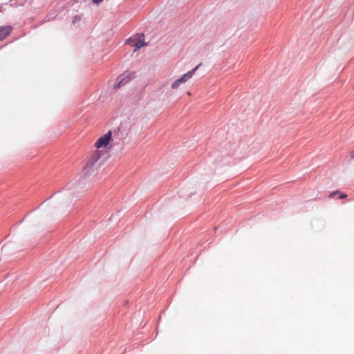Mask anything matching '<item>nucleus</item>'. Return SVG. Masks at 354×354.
<instances>
[{
  "instance_id": "1",
  "label": "nucleus",
  "mask_w": 354,
  "mask_h": 354,
  "mask_svg": "<svg viewBox=\"0 0 354 354\" xmlns=\"http://www.w3.org/2000/svg\"><path fill=\"white\" fill-rule=\"evenodd\" d=\"M103 155V152L100 150L95 149L92 151L83 167L82 172L85 176H87L93 172L97 169V162Z\"/></svg>"
},
{
  "instance_id": "2",
  "label": "nucleus",
  "mask_w": 354,
  "mask_h": 354,
  "mask_svg": "<svg viewBox=\"0 0 354 354\" xmlns=\"http://www.w3.org/2000/svg\"><path fill=\"white\" fill-rule=\"evenodd\" d=\"M111 140V131H109L102 136L100 137L95 142L94 146L96 149L99 150L108 146Z\"/></svg>"
},
{
  "instance_id": "3",
  "label": "nucleus",
  "mask_w": 354,
  "mask_h": 354,
  "mask_svg": "<svg viewBox=\"0 0 354 354\" xmlns=\"http://www.w3.org/2000/svg\"><path fill=\"white\" fill-rule=\"evenodd\" d=\"M133 77H134L133 73H131L129 71H125L120 76H119L118 78L117 79V84L115 87L116 88V87H120L121 86L125 85Z\"/></svg>"
},
{
  "instance_id": "4",
  "label": "nucleus",
  "mask_w": 354,
  "mask_h": 354,
  "mask_svg": "<svg viewBox=\"0 0 354 354\" xmlns=\"http://www.w3.org/2000/svg\"><path fill=\"white\" fill-rule=\"evenodd\" d=\"M131 45L135 47L134 51L140 49L141 47L144 46L145 45V43L144 42V36L138 35L136 38H134L131 40Z\"/></svg>"
},
{
  "instance_id": "5",
  "label": "nucleus",
  "mask_w": 354,
  "mask_h": 354,
  "mask_svg": "<svg viewBox=\"0 0 354 354\" xmlns=\"http://www.w3.org/2000/svg\"><path fill=\"white\" fill-rule=\"evenodd\" d=\"M201 65V64H199L197 65L194 68H193L192 71L187 72V73L184 74L180 78L178 79V82H180L182 84L186 82L192 77L198 68V67Z\"/></svg>"
},
{
  "instance_id": "6",
  "label": "nucleus",
  "mask_w": 354,
  "mask_h": 354,
  "mask_svg": "<svg viewBox=\"0 0 354 354\" xmlns=\"http://www.w3.org/2000/svg\"><path fill=\"white\" fill-rule=\"evenodd\" d=\"M12 28L10 26L0 27V41L6 38L11 32Z\"/></svg>"
},
{
  "instance_id": "7",
  "label": "nucleus",
  "mask_w": 354,
  "mask_h": 354,
  "mask_svg": "<svg viewBox=\"0 0 354 354\" xmlns=\"http://www.w3.org/2000/svg\"><path fill=\"white\" fill-rule=\"evenodd\" d=\"M339 194V198H342H342H346V196H347L346 194L340 193L339 191H335V192H332V193L330 194L329 197H330V198H331V197H333L335 194Z\"/></svg>"
},
{
  "instance_id": "8",
  "label": "nucleus",
  "mask_w": 354,
  "mask_h": 354,
  "mask_svg": "<svg viewBox=\"0 0 354 354\" xmlns=\"http://www.w3.org/2000/svg\"><path fill=\"white\" fill-rule=\"evenodd\" d=\"M180 84H182V83L180 82H178V79L175 82H173L171 87L172 89H176L180 86Z\"/></svg>"
},
{
  "instance_id": "9",
  "label": "nucleus",
  "mask_w": 354,
  "mask_h": 354,
  "mask_svg": "<svg viewBox=\"0 0 354 354\" xmlns=\"http://www.w3.org/2000/svg\"><path fill=\"white\" fill-rule=\"evenodd\" d=\"M180 84H182V83L180 82H178V79L175 82H173L171 87L172 89H176L180 86Z\"/></svg>"
},
{
  "instance_id": "10",
  "label": "nucleus",
  "mask_w": 354,
  "mask_h": 354,
  "mask_svg": "<svg viewBox=\"0 0 354 354\" xmlns=\"http://www.w3.org/2000/svg\"><path fill=\"white\" fill-rule=\"evenodd\" d=\"M102 0H93V3L95 4H98L100 3Z\"/></svg>"
},
{
  "instance_id": "11",
  "label": "nucleus",
  "mask_w": 354,
  "mask_h": 354,
  "mask_svg": "<svg viewBox=\"0 0 354 354\" xmlns=\"http://www.w3.org/2000/svg\"><path fill=\"white\" fill-rule=\"evenodd\" d=\"M351 157L354 158V151L351 153Z\"/></svg>"
}]
</instances>
